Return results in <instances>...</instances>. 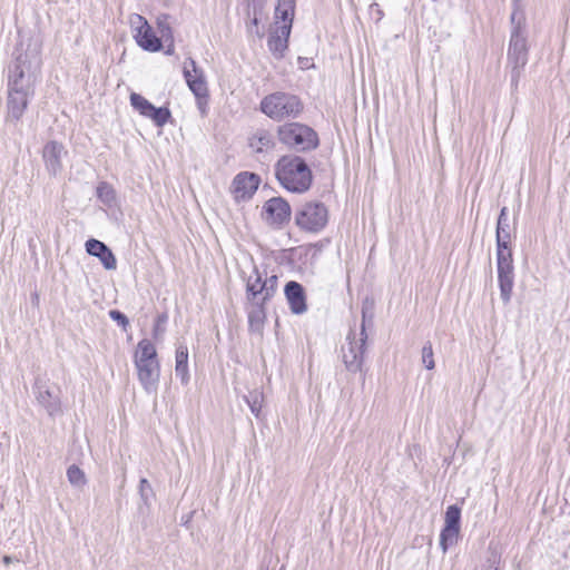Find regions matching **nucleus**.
I'll return each instance as SVG.
<instances>
[{
	"label": "nucleus",
	"mask_w": 570,
	"mask_h": 570,
	"mask_svg": "<svg viewBox=\"0 0 570 570\" xmlns=\"http://www.w3.org/2000/svg\"><path fill=\"white\" fill-rule=\"evenodd\" d=\"M497 272L500 298L507 305L510 303L514 286L513 256L510 247L511 226L509 210L502 207L497 223Z\"/></svg>",
	"instance_id": "nucleus-1"
},
{
	"label": "nucleus",
	"mask_w": 570,
	"mask_h": 570,
	"mask_svg": "<svg viewBox=\"0 0 570 570\" xmlns=\"http://www.w3.org/2000/svg\"><path fill=\"white\" fill-rule=\"evenodd\" d=\"M275 176L279 185L295 194L306 193L313 184V173L299 156L285 155L275 164Z\"/></svg>",
	"instance_id": "nucleus-2"
},
{
	"label": "nucleus",
	"mask_w": 570,
	"mask_h": 570,
	"mask_svg": "<svg viewBox=\"0 0 570 570\" xmlns=\"http://www.w3.org/2000/svg\"><path fill=\"white\" fill-rule=\"evenodd\" d=\"M276 1L277 3L274 12L275 21L274 27L269 32L267 46L275 57L281 58L288 47V38L294 20L296 0Z\"/></svg>",
	"instance_id": "nucleus-3"
},
{
	"label": "nucleus",
	"mask_w": 570,
	"mask_h": 570,
	"mask_svg": "<svg viewBox=\"0 0 570 570\" xmlns=\"http://www.w3.org/2000/svg\"><path fill=\"white\" fill-rule=\"evenodd\" d=\"M513 0L514 10L511 14V35L508 49V62L512 71H519L528 61V30L525 16Z\"/></svg>",
	"instance_id": "nucleus-4"
},
{
	"label": "nucleus",
	"mask_w": 570,
	"mask_h": 570,
	"mask_svg": "<svg viewBox=\"0 0 570 570\" xmlns=\"http://www.w3.org/2000/svg\"><path fill=\"white\" fill-rule=\"evenodd\" d=\"M277 136L283 145L297 153L314 150L320 142L316 131L299 122H287L279 126Z\"/></svg>",
	"instance_id": "nucleus-5"
},
{
	"label": "nucleus",
	"mask_w": 570,
	"mask_h": 570,
	"mask_svg": "<svg viewBox=\"0 0 570 570\" xmlns=\"http://www.w3.org/2000/svg\"><path fill=\"white\" fill-rule=\"evenodd\" d=\"M294 222L301 230L317 234L328 223V209L322 202H305L295 208Z\"/></svg>",
	"instance_id": "nucleus-6"
},
{
	"label": "nucleus",
	"mask_w": 570,
	"mask_h": 570,
	"mask_svg": "<svg viewBox=\"0 0 570 570\" xmlns=\"http://www.w3.org/2000/svg\"><path fill=\"white\" fill-rule=\"evenodd\" d=\"M261 110L274 120L296 118L303 110L301 100L289 94L274 92L266 96L261 102Z\"/></svg>",
	"instance_id": "nucleus-7"
},
{
	"label": "nucleus",
	"mask_w": 570,
	"mask_h": 570,
	"mask_svg": "<svg viewBox=\"0 0 570 570\" xmlns=\"http://www.w3.org/2000/svg\"><path fill=\"white\" fill-rule=\"evenodd\" d=\"M362 324L360 333L350 331L346 336L347 346L342 347L343 362L350 372L356 373L362 370L364 361L365 344L367 340L366 335V322L367 313L365 308L362 309Z\"/></svg>",
	"instance_id": "nucleus-8"
},
{
	"label": "nucleus",
	"mask_w": 570,
	"mask_h": 570,
	"mask_svg": "<svg viewBox=\"0 0 570 570\" xmlns=\"http://www.w3.org/2000/svg\"><path fill=\"white\" fill-rule=\"evenodd\" d=\"M277 275H268L266 269L253 266L246 279V299L271 301L277 289Z\"/></svg>",
	"instance_id": "nucleus-9"
},
{
	"label": "nucleus",
	"mask_w": 570,
	"mask_h": 570,
	"mask_svg": "<svg viewBox=\"0 0 570 570\" xmlns=\"http://www.w3.org/2000/svg\"><path fill=\"white\" fill-rule=\"evenodd\" d=\"M130 26L137 45L146 51L157 52L163 48V41L156 36L146 18L140 14L130 17Z\"/></svg>",
	"instance_id": "nucleus-10"
},
{
	"label": "nucleus",
	"mask_w": 570,
	"mask_h": 570,
	"mask_svg": "<svg viewBox=\"0 0 570 570\" xmlns=\"http://www.w3.org/2000/svg\"><path fill=\"white\" fill-rule=\"evenodd\" d=\"M33 392L38 404L46 410L49 416L56 417L62 414L60 397L49 389L46 381L37 379Z\"/></svg>",
	"instance_id": "nucleus-11"
},
{
	"label": "nucleus",
	"mask_w": 570,
	"mask_h": 570,
	"mask_svg": "<svg viewBox=\"0 0 570 570\" xmlns=\"http://www.w3.org/2000/svg\"><path fill=\"white\" fill-rule=\"evenodd\" d=\"M263 218L271 225L282 226L291 218V206L282 197H273L263 206Z\"/></svg>",
	"instance_id": "nucleus-12"
},
{
	"label": "nucleus",
	"mask_w": 570,
	"mask_h": 570,
	"mask_svg": "<svg viewBox=\"0 0 570 570\" xmlns=\"http://www.w3.org/2000/svg\"><path fill=\"white\" fill-rule=\"evenodd\" d=\"M67 155L68 151L61 142L51 140L45 145L42 159L49 175L57 176L62 171V160Z\"/></svg>",
	"instance_id": "nucleus-13"
},
{
	"label": "nucleus",
	"mask_w": 570,
	"mask_h": 570,
	"mask_svg": "<svg viewBox=\"0 0 570 570\" xmlns=\"http://www.w3.org/2000/svg\"><path fill=\"white\" fill-rule=\"evenodd\" d=\"M186 82L196 98L197 108L203 117L207 116L209 92L204 73H184Z\"/></svg>",
	"instance_id": "nucleus-14"
},
{
	"label": "nucleus",
	"mask_w": 570,
	"mask_h": 570,
	"mask_svg": "<svg viewBox=\"0 0 570 570\" xmlns=\"http://www.w3.org/2000/svg\"><path fill=\"white\" fill-rule=\"evenodd\" d=\"M259 177L256 174L243 171L233 180V194L237 202L252 198L259 185Z\"/></svg>",
	"instance_id": "nucleus-15"
},
{
	"label": "nucleus",
	"mask_w": 570,
	"mask_h": 570,
	"mask_svg": "<svg viewBox=\"0 0 570 570\" xmlns=\"http://www.w3.org/2000/svg\"><path fill=\"white\" fill-rule=\"evenodd\" d=\"M135 366L144 390L147 393L156 392L160 376L159 362H135Z\"/></svg>",
	"instance_id": "nucleus-16"
},
{
	"label": "nucleus",
	"mask_w": 570,
	"mask_h": 570,
	"mask_svg": "<svg viewBox=\"0 0 570 570\" xmlns=\"http://www.w3.org/2000/svg\"><path fill=\"white\" fill-rule=\"evenodd\" d=\"M284 293L292 313L299 315L307 311L306 294L302 284L289 281L285 285Z\"/></svg>",
	"instance_id": "nucleus-17"
},
{
	"label": "nucleus",
	"mask_w": 570,
	"mask_h": 570,
	"mask_svg": "<svg viewBox=\"0 0 570 570\" xmlns=\"http://www.w3.org/2000/svg\"><path fill=\"white\" fill-rule=\"evenodd\" d=\"M86 250L89 255L99 258L106 269H116L117 259L111 249L105 243L90 238L86 242Z\"/></svg>",
	"instance_id": "nucleus-18"
},
{
	"label": "nucleus",
	"mask_w": 570,
	"mask_h": 570,
	"mask_svg": "<svg viewBox=\"0 0 570 570\" xmlns=\"http://www.w3.org/2000/svg\"><path fill=\"white\" fill-rule=\"evenodd\" d=\"M268 301L246 299V311L248 317V327L252 332H262L265 320V305Z\"/></svg>",
	"instance_id": "nucleus-19"
},
{
	"label": "nucleus",
	"mask_w": 570,
	"mask_h": 570,
	"mask_svg": "<svg viewBox=\"0 0 570 570\" xmlns=\"http://www.w3.org/2000/svg\"><path fill=\"white\" fill-rule=\"evenodd\" d=\"M35 80V73H9L8 91H18L30 98L33 95Z\"/></svg>",
	"instance_id": "nucleus-20"
},
{
	"label": "nucleus",
	"mask_w": 570,
	"mask_h": 570,
	"mask_svg": "<svg viewBox=\"0 0 570 570\" xmlns=\"http://www.w3.org/2000/svg\"><path fill=\"white\" fill-rule=\"evenodd\" d=\"M248 145L256 154L268 153L275 147L274 135L266 129H257L248 139Z\"/></svg>",
	"instance_id": "nucleus-21"
},
{
	"label": "nucleus",
	"mask_w": 570,
	"mask_h": 570,
	"mask_svg": "<svg viewBox=\"0 0 570 570\" xmlns=\"http://www.w3.org/2000/svg\"><path fill=\"white\" fill-rule=\"evenodd\" d=\"M29 97L20 95L18 91H8V120L18 121L22 117L27 106Z\"/></svg>",
	"instance_id": "nucleus-22"
},
{
	"label": "nucleus",
	"mask_w": 570,
	"mask_h": 570,
	"mask_svg": "<svg viewBox=\"0 0 570 570\" xmlns=\"http://www.w3.org/2000/svg\"><path fill=\"white\" fill-rule=\"evenodd\" d=\"M40 68V57L36 48L27 50L24 53H18L16 57L14 71H32Z\"/></svg>",
	"instance_id": "nucleus-23"
},
{
	"label": "nucleus",
	"mask_w": 570,
	"mask_h": 570,
	"mask_svg": "<svg viewBox=\"0 0 570 570\" xmlns=\"http://www.w3.org/2000/svg\"><path fill=\"white\" fill-rule=\"evenodd\" d=\"M176 376L180 379L183 384H188L189 372H188V348L185 344H179L176 348Z\"/></svg>",
	"instance_id": "nucleus-24"
},
{
	"label": "nucleus",
	"mask_w": 570,
	"mask_h": 570,
	"mask_svg": "<svg viewBox=\"0 0 570 570\" xmlns=\"http://www.w3.org/2000/svg\"><path fill=\"white\" fill-rule=\"evenodd\" d=\"M157 360V351L154 344L149 340H141L137 344L135 354V362H154Z\"/></svg>",
	"instance_id": "nucleus-25"
},
{
	"label": "nucleus",
	"mask_w": 570,
	"mask_h": 570,
	"mask_svg": "<svg viewBox=\"0 0 570 570\" xmlns=\"http://www.w3.org/2000/svg\"><path fill=\"white\" fill-rule=\"evenodd\" d=\"M97 198L106 206L112 207L116 204V190L114 187L106 183L101 181L97 186Z\"/></svg>",
	"instance_id": "nucleus-26"
},
{
	"label": "nucleus",
	"mask_w": 570,
	"mask_h": 570,
	"mask_svg": "<svg viewBox=\"0 0 570 570\" xmlns=\"http://www.w3.org/2000/svg\"><path fill=\"white\" fill-rule=\"evenodd\" d=\"M460 529L443 527L440 533V547L445 553L449 548L456 544Z\"/></svg>",
	"instance_id": "nucleus-27"
},
{
	"label": "nucleus",
	"mask_w": 570,
	"mask_h": 570,
	"mask_svg": "<svg viewBox=\"0 0 570 570\" xmlns=\"http://www.w3.org/2000/svg\"><path fill=\"white\" fill-rule=\"evenodd\" d=\"M170 117L171 112L167 107H155L153 105L151 110L146 118L151 119L157 127H163L168 122Z\"/></svg>",
	"instance_id": "nucleus-28"
},
{
	"label": "nucleus",
	"mask_w": 570,
	"mask_h": 570,
	"mask_svg": "<svg viewBox=\"0 0 570 570\" xmlns=\"http://www.w3.org/2000/svg\"><path fill=\"white\" fill-rule=\"evenodd\" d=\"M245 402L250 409V412L256 416L259 417L261 410L263 406V393L258 390L250 391L247 395L244 396Z\"/></svg>",
	"instance_id": "nucleus-29"
},
{
	"label": "nucleus",
	"mask_w": 570,
	"mask_h": 570,
	"mask_svg": "<svg viewBox=\"0 0 570 570\" xmlns=\"http://www.w3.org/2000/svg\"><path fill=\"white\" fill-rule=\"evenodd\" d=\"M67 479L75 488H83L87 484L85 472L76 464L70 465L67 469Z\"/></svg>",
	"instance_id": "nucleus-30"
},
{
	"label": "nucleus",
	"mask_w": 570,
	"mask_h": 570,
	"mask_svg": "<svg viewBox=\"0 0 570 570\" xmlns=\"http://www.w3.org/2000/svg\"><path fill=\"white\" fill-rule=\"evenodd\" d=\"M130 105L141 116L147 117L151 110L153 104L137 92L130 94Z\"/></svg>",
	"instance_id": "nucleus-31"
},
{
	"label": "nucleus",
	"mask_w": 570,
	"mask_h": 570,
	"mask_svg": "<svg viewBox=\"0 0 570 570\" xmlns=\"http://www.w3.org/2000/svg\"><path fill=\"white\" fill-rule=\"evenodd\" d=\"M500 561L501 554L498 552L497 547H494L493 543H490L488 549V557L484 563H482L481 567L475 570H498Z\"/></svg>",
	"instance_id": "nucleus-32"
},
{
	"label": "nucleus",
	"mask_w": 570,
	"mask_h": 570,
	"mask_svg": "<svg viewBox=\"0 0 570 570\" xmlns=\"http://www.w3.org/2000/svg\"><path fill=\"white\" fill-rule=\"evenodd\" d=\"M263 9H248L247 16L249 18V22L247 23V32L249 35H255L259 38L263 37V32L259 29V16L262 13Z\"/></svg>",
	"instance_id": "nucleus-33"
},
{
	"label": "nucleus",
	"mask_w": 570,
	"mask_h": 570,
	"mask_svg": "<svg viewBox=\"0 0 570 570\" xmlns=\"http://www.w3.org/2000/svg\"><path fill=\"white\" fill-rule=\"evenodd\" d=\"M461 509L455 505H449L445 511L444 527L460 529Z\"/></svg>",
	"instance_id": "nucleus-34"
},
{
	"label": "nucleus",
	"mask_w": 570,
	"mask_h": 570,
	"mask_svg": "<svg viewBox=\"0 0 570 570\" xmlns=\"http://www.w3.org/2000/svg\"><path fill=\"white\" fill-rule=\"evenodd\" d=\"M157 29L160 39H170L173 37L169 17L167 14H159L156 20Z\"/></svg>",
	"instance_id": "nucleus-35"
},
{
	"label": "nucleus",
	"mask_w": 570,
	"mask_h": 570,
	"mask_svg": "<svg viewBox=\"0 0 570 570\" xmlns=\"http://www.w3.org/2000/svg\"><path fill=\"white\" fill-rule=\"evenodd\" d=\"M168 321V316L166 313L157 315L154 326H153V337L158 341L161 340L166 332V323Z\"/></svg>",
	"instance_id": "nucleus-36"
},
{
	"label": "nucleus",
	"mask_w": 570,
	"mask_h": 570,
	"mask_svg": "<svg viewBox=\"0 0 570 570\" xmlns=\"http://www.w3.org/2000/svg\"><path fill=\"white\" fill-rule=\"evenodd\" d=\"M139 494L142 502L149 505L154 498V490L147 479H141L139 482Z\"/></svg>",
	"instance_id": "nucleus-37"
},
{
	"label": "nucleus",
	"mask_w": 570,
	"mask_h": 570,
	"mask_svg": "<svg viewBox=\"0 0 570 570\" xmlns=\"http://www.w3.org/2000/svg\"><path fill=\"white\" fill-rule=\"evenodd\" d=\"M422 363L426 370H433L435 366L431 342H426L422 347Z\"/></svg>",
	"instance_id": "nucleus-38"
},
{
	"label": "nucleus",
	"mask_w": 570,
	"mask_h": 570,
	"mask_svg": "<svg viewBox=\"0 0 570 570\" xmlns=\"http://www.w3.org/2000/svg\"><path fill=\"white\" fill-rule=\"evenodd\" d=\"M109 317L115 321L119 326H121L124 330L127 328L129 325L128 317L118 309H110L109 311Z\"/></svg>",
	"instance_id": "nucleus-39"
},
{
	"label": "nucleus",
	"mask_w": 570,
	"mask_h": 570,
	"mask_svg": "<svg viewBox=\"0 0 570 570\" xmlns=\"http://www.w3.org/2000/svg\"><path fill=\"white\" fill-rule=\"evenodd\" d=\"M370 14L375 20V22H380L384 17L383 10L375 2L370 6Z\"/></svg>",
	"instance_id": "nucleus-40"
},
{
	"label": "nucleus",
	"mask_w": 570,
	"mask_h": 570,
	"mask_svg": "<svg viewBox=\"0 0 570 570\" xmlns=\"http://www.w3.org/2000/svg\"><path fill=\"white\" fill-rule=\"evenodd\" d=\"M297 61H298V69H301L303 71L315 67L312 58L298 57Z\"/></svg>",
	"instance_id": "nucleus-41"
},
{
	"label": "nucleus",
	"mask_w": 570,
	"mask_h": 570,
	"mask_svg": "<svg viewBox=\"0 0 570 570\" xmlns=\"http://www.w3.org/2000/svg\"><path fill=\"white\" fill-rule=\"evenodd\" d=\"M248 9H264L266 0H246Z\"/></svg>",
	"instance_id": "nucleus-42"
},
{
	"label": "nucleus",
	"mask_w": 570,
	"mask_h": 570,
	"mask_svg": "<svg viewBox=\"0 0 570 570\" xmlns=\"http://www.w3.org/2000/svg\"><path fill=\"white\" fill-rule=\"evenodd\" d=\"M181 71H197L195 61L191 58H186Z\"/></svg>",
	"instance_id": "nucleus-43"
},
{
	"label": "nucleus",
	"mask_w": 570,
	"mask_h": 570,
	"mask_svg": "<svg viewBox=\"0 0 570 570\" xmlns=\"http://www.w3.org/2000/svg\"><path fill=\"white\" fill-rule=\"evenodd\" d=\"M31 298H32V303L33 304H38L39 303V295L37 292H35L32 295H31Z\"/></svg>",
	"instance_id": "nucleus-44"
},
{
	"label": "nucleus",
	"mask_w": 570,
	"mask_h": 570,
	"mask_svg": "<svg viewBox=\"0 0 570 570\" xmlns=\"http://www.w3.org/2000/svg\"><path fill=\"white\" fill-rule=\"evenodd\" d=\"M279 570H285V566H282Z\"/></svg>",
	"instance_id": "nucleus-45"
}]
</instances>
